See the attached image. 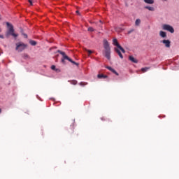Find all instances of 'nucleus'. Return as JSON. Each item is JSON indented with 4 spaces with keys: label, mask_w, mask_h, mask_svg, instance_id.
I'll use <instances>...</instances> for the list:
<instances>
[{
    "label": "nucleus",
    "mask_w": 179,
    "mask_h": 179,
    "mask_svg": "<svg viewBox=\"0 0 179 179\" xmlns=\"http://www.w3.org/2000/svg\"><path fill=\"white\" fill-rule=\"evenodd\" d=\"M163 30H166L167 31H169L170 33H174V28H173L172 26L169 24H164L162 26Z\"/></svg>",
    "instance_id": "423d86ee"
},
{
    "label": "nucleus",
    "mask_w": 179,
    "mask_h": 179,
    "mask_svg": "<svg viewBox=\"0 0 179 179\" xmlns=\"http://www.w3.org/2000/svg\"><path fill=\"white\" fill-rule=\"evenodd\" d=\"M113 44H114L115 47H117V48H119V50H120L123 54H125V50L123 49L122 46H120V43H118V41H117V38L113 39Z\"/></svg>",
    "instance_id": "39448f33"
},
{
    "label": "nucleus",
    "mask_w": 179,
    "mask_h": 179,
    "mask_svg": "<svg viewBox=\"0 0 179 179\" xmlns=\"http://www.w3.org/2000/svg\"><path fill=\"white\" fill-rule=\"evenodd\" d=\"M76 13H79V11L77 10V11H76Z\"/></svg>",
    "instance_id": "c756f323"
},
{
    "label": "nucleus",
    "mask_w": 179,
    "mask_h": 179,
    "mask_svg": "<svg viewBox=\"0 0 179 179\" xmlns=\"http://www.w3.org/2000/svg\"><path fill=\"white\" fill-rule=\"evenodd\" d=\"M106 69H108V71H110V72H113V73H115V75L117 76H119L120 74L114 69L111 68V66H107Z\"/></svg>",
    "instance_id": "6e6552de"
},
{
    "label": "nucleus",
    "mask_w": 179,
    "mask_h": 179,
    "mask_svg": "<svg viewBox=\"0 0 179 179\" xmlns=\"http://www.w3.org/2000/svg\"><path fill=\"white\" fill-rule=\"evenodd\" d=\"M145 9H148V10H150L151 12H155V8H153V7L145 6Z\"/></svg>",
    "instance_id": "dca6fc26"
},
{
    "label": "nucleus",
    "mask_w": 179,
    "mask_h": 179,
    "mask_svg": "<svg viewBox=\"0 0 179 179\" xmlns=\"http://www.w3.org/2000/svg\"><path fill=\"white\" fill-rule=\"evenodd\" d=\"M115 51L117 52V54H118L120 58H121L122 59V58H124V56L122 55V53H121V51H120V50H118L117 48H115Z\"/></svg>",
    "instance_id": "9b49d317"
},
{
    "label": "nucleus",
    "mask_w": 179,
    "mask_h": 179,
    "mask_svg": "<svg viewBox=\"0 0 179 179\" xmlns=\"http://www.w3.org/2000/svg\"><path fill=\"white\" fill-rule=\"evenodd\" d=\"M97 78H98V79H103V78L106 79L107 76L103 75V74H98Z\"/></svg>",
    "instance_id": "ddd939ff"
},
{
    "label": "nucleus",
    "mask_w": 179,
    "mask_h": 179,
    "mask_svg": "<svg viewBox=\"0 0 179 179\" xmlns=\"http://www.w3.org/2000/svg\"><path fill=\"white\" fill-rule=\"evenodd\" d=\"M51 69H52L53 71L55 70V65H52V66H51Z\"/></svg>",
    "instance_id": "a878e982"
},
{
    "label": "nucleus",
    "mask_w": 179,
    "mask_h": 179,
    "mask_svg": "<svg viewBox=\"0 0 179 179\" xmlns=\"http://www.w3.org/2000/svg\"><path fill=\"white\" fill-rule=\"evenodd\" d=\"M74 129H75V126L73 124L71 125V128L69 129V134H73Z\"/></svg>",
    "instance_id": "4468645a"
},
{
    "label": "nucleus",
    "mask_w": 179,
    "mask_h": 179,
    "mask_svg": "<svg viewBox=\"0 0 179 179\" xmlns=\"http://www.w3.org/2000/svg\"><path fill=\"white\" fill-rule=\"evenodd\" d=\"M15 50L17 51V52H22V51H24L26 48H27V44H25L23 42H18L15 44Z\"/></svg>",
    "instance_id": "20e7f679"
},
{
    "label": "nucleus",
    "mask_w": 179,
    "mask_h": 179,
    "mask_svg": "<svg viewBox=\"0 0 179 179\" xmlns=\"http://www.w3.org/2000/svg\"><path fill=\"white\" fill-rule=\"evenodd\" d=\"M57 52H59V54H61V55H62V57H63V58L62 59V64H65V59H67V61H69V62H71V64L76 65V66H79V64L76 63L75 61L72 60V59H71L69 57H68L65 54V52H62L61 50H57Z\"/></svg>",
    "instance_id": "7ed1b4c3"
},
{
    "label": "nucleus",
    "mask_w": 179,
    "mask_h": 179,
    "mask_svg": "<svg viewBox=\"0 0 179 179\" xmlns=\"http://www.w3.org/2000/svg\"><path fill=\"white\" fill-rule=\"evenodd\" d=\"M103 48L105 50V57L107 59H110L111 49L110 48V44L106 39L103 40Z\"/></svg>",
    "instance_id": "f257e3e1"
},
{
    "label": "nucleus",
    "mask_w": 179,
    "mask_h": 179,
    "mask_svg": "<svg viewBox=\"0 0 179 179\" xmlns=\"http://www.w3.org/2000/svg\"><path fill=\"white\" fill-rule=\"evenodd\" d=\"M159 36L162 37V38H166V37H167V34L163 31H160Z\"/></svg>",
    "instance_id": "f8f14e48"
},
{
    "label": "nucleus",
    "mask_w": 179,
    "mask_h": 179,
    "mask_svg": "<svg viewBox=\"0 0 179 179\" xmlns=\"http://www.w3.org/2000/svg\"><path fill=\"white\" fill-rule=\"evenodd\" d=\"M70 83L71 85H77L78 84V81L76 80H73L70 81Z\"/></svg>",
    "instance_id": "412c9836"
},
{
    "label": "nucleus",
    "mask_w": 179,
    "mask_h": 179,
    "mask_svg": "<svg viewBox=\"0 0 179 179\" xmlns=\"http://www.w3.org/2000/svg\"><path fill=\"white\" fill-rule=\"evenodd\" d=\"M6 26L8 29L6 32V37H8V36H13L14 38H16V37H17L19 35L17 34H15V29H13V25L9 22H6Z\"/></svg>",
    "instance_id": "f03ea898"
},
{
    "label": "nucleus",
    "mask_w": 179,
    "mask_h": 179,
    "mask_svg": "<svg viewBox=\"0 0 179 179\" xmlns=\"http://www.w3.org/2000/svg\"><path fill=\"white\" fill-rule=\"evenodd\" d=\"M136 26H139L141 24V19H137L135 22Z\"/></svg>",
    "instance_id": "aec40b11"
},
{
    "label": "nucleus",
    "mask_w": 179,
    "mask_h": 179,
    "mask_svg": "<svg viewBox=\"0 0 179 179\" xmlns=\"http://www.w3.org/2000/svg\"><path fill=\"white\" fill-rule=\"evenodd\" d=\"M88 31H94V29L92 27H88Z\"/></svg>",
    "instance_id": "4be33fe9"
},
{
    "label": "nucleus",
    "mask_w": 179,
    "mask_h": 179,
    "mask_svg": "<svg viewBox=\"0 0 179 179\" xmlns=\"http://www.w3.org/2000/svg\"><path fill=\"white\" fill-rule=\"evenodd\" d=\"M28 1L29 2L30 5L32 6L33 1L32 0H28Z\"/></svg>",
    "instance_id": "393cba45"
},
{
    "label": "nucleus",
    "mask_w": 179,
    "mask_h": 179,
    "mask_svg": "<svg viewBox=\"0 0 179 179\" xmlns=\"http://www.w3.org/2000/svg\"><path fill=\"white\" fill-rule=\"evenodd\" d=\"M89 55H90L91 54H93V52L92 50H87Z\"/></svg>",
    "instance_id": "b1692460"
},
{
    "label": "nucleus",
    "mask_w": 179,
    "mask_h": 179,
    "mask_svg": "<svg viewBox=\"0 0 179 179\" xmlns=\"http://www.w3.org/2000/svg\"><path fill=\"white\" fill-rule=\"evenodd\" d=\"M86 85H87V83H83V82L80 83V86H86Z\"/></svg>",
    "instance_id": "5701e85b"
},
{
    "label": "nucleus",
    "mask_w": 179,
    "mask_h": 179,
    "mask_svg": "<svg viewBox=\"0 0 179 179\" xmlns=\"http://www.w3.org/2000/svg\"><path fill=\"white\" fill-rule=\"evenodd\" d=\"M29 44H31V45H36L37 42H36V41H29Z\"/></svg>",
    "instance_id": "6ab92c4d"
},
{
    "label": "nucleus",
    "mask_w": 179,
    "mask_h": 179,
    "mask_svg": "<svg viewBox=\"0 0 179 179\" xmlns=\"http://www.w3.org/2000/svg\"><path fill=\"white\" fill-rule=\"evenodd\" d=\"M106 69H108V71H110V72H113V73H115V75L117 76H119L120 74L114 69L111 68V66H107Z\"/></svg>",
    "instance_id": "0eeeda50"
},
{
    "label": "nucleus",
    "mask_w": 179,
    "mask_h": 179,
    "mask_svg": "<svg viewBox=\"0 0 179 179\" xmlns=\"http://www.w3.org/2000/svg\"><path fill=\"white\" fill-rule=\"evenodd\" d=\"M149 69H150V67H144V68L141 69V71L143 73L148 72V71H149Z\"/></svg>",
    "instance_id": "f3484780"
},
{
    "label": "nucleus",
    "mask_w": 179,
    "mask_h": 179,
    "mask_svg": "<svg viewBox=\"0 0 179 179\" xmlns=\"http://www.w3.org/2000/svg\"><path fill=\"white\" fill-rule=\"evenodd\" d=\"M132 31H134V29L131 30V31H129L128 34H131V33H132Z\"/></svg>",
    "instance_id": "cd10ccee"
},
{
    "label": "nucleus",
    "mask_w": 179,
    "mask_h": 179,
    "mask_svg": "<svg viewBox=\"0 0 179 179\" xmlns=\"http://www.w3.org/2000/svg\"><path fill=\"white\" fill-rule=\"evenodd\" d=\"M162 43H163V44H164V45H165V47H166V48H170V44L171 43V42H170V41L164 39L162 41Z\"/></svg>",
    "instance_id": "1a4fd4ad"
},
{
    "label": "nucleus",
    "mask_w": 179,
    "mask_h": 179,
    "mask_svg": "<svg viewBox=\"0 0 179 179\" xmlns=\"http://www.w3.org/2000/svg\"><path fill=\"white\" fill-rule=\"evenodd\" d=\"M129 59L131 62H134V64H138V59H135V57H134L133 56H129Z\"/></svg>",
    "instance_id": "9d476101"
},
{
    "label": "nucleus",
    "mask_w": 179,
    "mask_h": 179,
    "mask_svg": "<svg viewBox=\"0 0 179 179\" xmlns=\"http://www.w3.org/2000/svg\"><path fill=\"white\" fill-rule=\"evenodd\" d=\"M0 20H1V15H0Z\"/></svg>",
    "instance_id": "2f4dec72"
},
{
    "label": "nucleus",
    "mask_w": 179,
    "mask_h": 179,
    "mask_svg": "<svg viewBox=\"0 0 179 179\" xmlns=\"http://www.w3.org/2000/svg\"><path fill=\"white\" fill-rule=\"evenodd\" d=\"M22 57H23L24 59H27L30 58V57H29V55H27V53L22 54Z\"/></svg>",
    "instance_id": "a211bd4d"
},
{
    "label": "nucleus",
    "mask_w": 179,
    "mask_h": 179,
    "mask_svg": "<svg viewBox=\"0 0 179 179\" xmlns=\"http://www.w3.org/2000/svg\"><path fill=\"white\" fill-rule=\"evenodd\" d=\"M23 34L24 38H27V34Z\"/></svg>",
    "instance_id": "bb28decb"
},
{
    "label": "nucleus",
    "mask_w": 179,
    "mask_h": 179,
    "mask_svg": "<svg viewBox=\"0 0 179 179\" xmlns=\"http://www.w3.org/2000/svg\"><path fill=\"white\" fill-rule=\"evenodd\" d=\"M99 22H100V23H102L101 20H100Z\"/></svg>",
    "instance_id": "7c9ffc66"
},
{
    "label": "nucleus",
    "mask_w": 179,
    "mask_h": 179,
    "mask_svg": "<svg viewBox=\"0 0 179 179\" xmlns=\"http://www.w3.org/2000/svg\"><path fill=\"white\" fill-rule=\"evenodd\" d=\"M144 2L145 3H148L150 5H152V3H155V1L154 0H144Z\"/></svg>",
    "instance_id": "2eb2a0df"
},
{
    "label": "nucleus",
    "mask_w": 179,
    "mask_h": 179,
    "mask_svg": "<svg viewBox=\"0 0 179 179\" xmlns=\"http://www.w3.org/2000/svg\"><path fill=\"white\" fill-rule=\"evenodd\" d=\"M1 113H2V109L0 108V114H1Z\"/></svg>",
    "instance_id": "c85d7f7f"
},
{
    "label": "nucleus",
    "mask_w": 179,
    "mask_h": 179,
    "mask_svg": "<svg viewBox=\"0 0 179 179\" xmlns=\"http://www.w3.org/2000/svg\"><path fill=\"white\" fill-rule=\"evenodd\" d=\"M164 1H167V0H164Z\"/></svg>",
    "instance_id": "473e14b6"
}]
</instances>
